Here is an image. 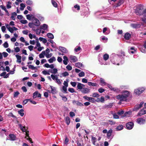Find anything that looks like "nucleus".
Masks as SVG:
<instances>
[{"label": "nucleus", "mask_w": 146, "mask_h": 146, "mask_svg": "<svg viewBox=\"0 0 146 146\" xmlns=\"http://www.w3.org/2000/svg\"><path fill=\"white\" fill-rule=\"evenodd\" d=\"M51 77L54 80H56L58 78V77L56 75H54L53 74H51Z\"/></svg>", "instance_id": "obj_58"}, {"label": "nucleus", "mask_w": 146, "mask_h": 146, "mask_svg": "<svg viewBox=\"0 0 146 146\" xmlns=\"http://www.w3.org/2000/svg\"><path fill=\"white\" fill-rule=\"evenodd\" d=\"M92 96L93 97L98 98L100 96V95L97 93H94L92 94Z\"/></svg>", "instance_id": "obj_49"}, {"label": "nucleus", "mask_w": 146, "mask_h": 146, "mask_svg": "<svg viewBox=\"0 0 146 146\" xmlns=\"http://www.w3.org/2000/svg\"><path fill=\"white\" fill-rule=\"evenodd\" d=\"M137 122L140 125L143 124L145 123V120L142 118H140L137 119Z\"/></svg>", "instance_id": "obj_13"}, {"label": "nucleus", "mask_w": 146, "mask_h": 146, "mask_svg": "<svg viewBox=\"0 0 146 146\" xmlns=\"http://www.w3.org/2000/svg\"><path fill=\"white\" fill-rule=\"evenodd\" d=\"M72 9L74 11H75L76 10L75 9L78 11L80 9V7L79 5L76 4L72 8Z\"/></svg>", "instance_id": "obj_20"}, {"label": "nucleus", "mask_w": 146, "mask_h": 146, "mask_svg": "<svg viewBox=\"0 0 146 146\" xmlns=\"http://www.w3.org/2000/svg\"><path fill=\"white\" fill-rule=\"evenodd\" d=\"M34 31H35L36 34L37 35H39L40 34V33L41 32V30L40 29H38V27L36 28V30H33Z\"/></svg>", "instance_id": "obj_42"}, {"label": "nucleus", "mask_w": 146, "mask_h": 146, "mask_svg": "<svg viewBox=\"0 0 146 146\" xmlns=\"http://www.w3.org/2000/svg\"><path fill=\"white\" fill-rule=\"evenodd\" d=\"M9 139L11 141H14L16 140V136L13 134H11L9 135Z\"/></svg>", "instance_id": "obj_18"}, {"label": "nucleus", "mask_w": 146, "mask_h": 146, "mask_svg": "<svg viewBox=\"0 0 146 146\" xmlns=\"http://www.w3.org/2000/svg\"><path fill=\"white\" fill-rule=\"evenodd\" d=\"M144 104L143 102H141L140 104L135 105L133 109L134 111H136L143 106V105Z\"/></svg>", "instance_id": "obj_6"}, {"label": "nucleus", "mask_w": 146, "mask_h": 146, "mask_svg": "<svg viewBox=\"0 0 146 146\" xmlns=\"http://www.w3.org/2000/svg\"><path fill=\"white\" fill-rule=\"evenodd\" d=\"M83 98L90 102L92 103L95 102V99L93 98L89 97L86 96H85L83 97Z\"/></svg>", "instance_id": "obj_7"}, {"label": "nucleus", "mask_w": 146, "mask_h": 146, "mask_svg": "<svg viewBox=\"0 0 146 146\" xmlns=\"http://www.w3.org/2000/svg\"><path fill=\"white\" fill-rule=\"evenodd\" d=\"M50 72L54 74H56L57 72V69L56 68H54L52 70H51Z\"/></svg>", "instance_id": "obj_48"}, {"label": "nucleus", "mask_w": 146, "mask_h": 146, "mask_svg": "<svg viewBox=\"0 0 146 146\" xmlns=\"http://www.w3.org/2000/svg\"><path fill=\"white\" fill-rule=\"evenodd\" d=\"M15 56L16 57L17 59V62L19 63H20L21 62V56L17 54L15 55Z\"/></svg>", "instance_id": "obj_27"}, {"label": "nucleus", "mask_w": 146, "mask_h": 146, "mask_svg": "<svg viewBox=\"0 0 146 146\" xmlns=\"http://www.w3.org/2000/svg\"><path fill=\"white\" fill-rule=\"evenodd\" d=\"M40 23L39 20L37 19L34 18L32 20V22L29 23L28 25L33 30H35L36 28L40 26Z\"/></svg>", "instance_id": "obj_3"}, {"label": "nucleus", "mask_w": 146, "mask_h": 146, "mask_svg": "<svg viewBox=\"0 0 146 146\" xmlns=\"http://www.w3.org/2000/svg\"><path fill=\"white\" fill-rule=\"evenodd\" d=\"M146 17H142L141 18V20L142 21L145 23H146Z\"/></svg>", "instance_id": "obj_64"}, {"label": "nucleus", "mask_w": 146, "mask_h": 146, "mask_svg": "<svg viewBox=\"0 0 146 146\" xmlns=\"http://www.w3.org/2000/svg\"><path fill=\"white\" fill-rule=\"evenodd\" d=\"M123 128V126L122 125H119L117 126L116 128V131H120L122 130Z\"/></svg>", "instance_id": "obj_37"}, {"label": "nucleus", "mask_w": 146, "mask_h": 146, "mask_svg": "<svg viewBox=\"0 0 146 146\" xmlns=\"http://www.w3.org/2000/svg\"><path fill=\"white\" fill-rule=\"evenodd\" d=\"M113 106L112 103H110L108 105H106L104 106V108L105 109L111 108Z\"/></svg>", "instance_id": "obj_34"}, {"label": "nucleus", "mask_w": 146, "mask_h": 146, "mask_svg": "<svg viewBox=\"0 0 146 146\" xmlns=\"http://www.w3.org/2000/svg\"><path fill=\"white\" fill-rule=\"evenodd\" d=\"M92 141L94 145H95V143L96 141V138L95 137H92Z\"/></svg>", "instance_id": "obj_40"}, {"label": "nucleus", "mask_w": 146, "mask_h": 146, "mask_svg": "<svg viewBox=\"0 0 146 146\" xmlns=\"http://www.w3.org/2000/svg\"><path fill=\"white\" fill-rule=\"evenodd\" d=\"M112 131V130L110 129L108 131L107 133L106 137L108 139H110V140L112 139L113 138L112 137H111Z\"/></svg>", "instance_id": "obj_12"}, {"label": "nucleus", "mask_w": 146, "mask_h": 146, "mask_svg": "<svg viewBox=\"0 0 146 146\" xmlns=\"http://www.w3.org/2000/svg\"><path fill=\"white\" fill-rule=\"evenodd\" d=\"M125 56V53L123 51H121L119 55L113 53L110 55V60L113 64L118 65L124 63Z\"/></svg>", "instance_id": "obj_1"}, {"label": "nucleus", "mask_w": 146, "mask_h": 146, "mask_svg": "<svg viewBox=\"0 0 146 146\" xmlns=\"http://www.w3.org/2000/svg\"><path fill=\"white\" fill-rule=\"evenodd\" d=\"M110 30L107 27H104L103 28V32L105 35H108L110 33Z\"/></svg>", "instance_id": "obj_17"}, {"label": "nucleus", "mask_w": 146, "mask_h": 146, "mask_svg": "<svg viewBox=\"0 0 146 146\" xmlns=\"http://www.w3.org/2000/svg\"><path fill=\"white\" fill-rule=\"evenodd\" d=\"M55 80V82L56 83L59 84H61V82L60 81V79H58V77L57 78V79Z\"/></svg>", "instance_id": "obj_56"}, {"label": "nucleus", "mask_w": 146, "mask_h": 146, "mask_svg": "<svg viewBox=\"0 0 146 146\" xmlns=\"http://www.w3.org/2000/svg\"><path fill=\"white\" fill-rule=\"evenodd\" d=\"M139 49L142 52L146 53V41L144 42L143 46L140 47Z\"/></svg>", "instance_id": "obj_11"}, {"label": "nucleus", "mask_w": 146, "mask_h": 146, "mask_svg": "<svg viewBox=\"0 0 146 146\" xmlns=\"http://www.w3.org/2000/svg\"><path fill=\"white\" fill-rule=\"evenodd\" d=\"M77 87L78 89L81 90L83 89L81 85V84L79 82H77Z\"/></svg>", "instance_id": "obj_39"}, {"label": "nucleus", "mask_w": 146, "mask_h": 146, "mask_svg": "<svg viewBox=\"0 0 146 146\" xmlns=\"http://www.w3.org/2000/svg\"><path fill=\"white\" fill-rule=\"evenodd\" d=\"M124 0H118L117 3L115 5V7H117L120 6L123 3Z\"/></svg>", "instance_id": "obj_23"}, {"label": "nucleus", "mask_w": 146, "mask_h": 146, "mask_svg": "<svg viewBox=\"0 0 146 146\" xmlns=\"http://www.w3.org/2000/svg\"><path fill=\"white\" fill-rule=\"evenodd\" d=\"M66 68L69 71H70L72 69V67L69 65H68L66 67Z\"/></svg>", "instance_id": "obj_60"}, {"label": "nucleus", "mask_w": 146, "mask_h": 146, "mask_svg": "<svg viewBox=\"0 0 146 146\" xmlns=\"http://www.w3.org/2000/svg\"><path fill=\"white\" fill-rule=\"evenodd\" d=\"M99 61L100 62V64L101 65H108L109 64L108 63H107L104 61H102V62H101L100 60H99Z\"/></svg>", "instance_id": "obj_55"}, {"label": "nucleus", "mask_w": 146, "mask_h": 146, "mask_svg": "<svg viewBox=\"0 0 146 146\" xmlns=\"http://www.w3.org/2000/svg\"><path fill=\"white\" fill-rule=\"evenodd\" d=\"M136 50L133 47H131L130 48L128 49V52L129 53L133 54Z\"/></svg>", "instance_id": "obj_21"}, {"label": "nucleus", "mask_w": 146, "mask_h": 146, "mask_svg": "<svg viewBox=\"0 0 146 146\" xmlns=\"http://www.w3.org/2000/svg\"><path fill=\"white\" fill-rule=\"evenodd\" d=\"M45 54V51H43L42 53L39 55V57L40 58H42L44 57V55Z\"/></svg>", "instance_id": "obj_35"}, {"label": "nucleus", "mask_w": 146, "mask_h": 146, "mask_svg": "<svg viewBox=\"0 0 146 146\" xmlns=\"http://www.w3.org/2000/svg\"><path fill=\"white\" fill-rule=\"evenodd\" d=\"M68 73L67 72H64L62 73L61 75L63 77H66L67 76L69 75Z\"/></svg>", "instance_id": "obj_53"}, {"label": "nucleus", "mask_w": 146, "mask_h": 146, "mask_svg": "<svg viewBox=\"0 0 146 146\" xmlns=\"http://www.w3.org/2000/svg\"><path fill=\"white\" fill-rule=\"evenodd\" d=\"M69 58L70 60L74 62H76L78 60L77 57L75 56L70 55Z\"/></svg>", "instance_id": "obj_15"}, {"label": "nucleus", "mask_w": 146, "mask_h": 146, "mask_svg": "<svg viewBox=\"0 0 146 146\" xmlns=\"http://www.w3.org/2000/svg\"><path fill=\"white\" fill-rule=\"evenodd\" d=\"M100 84L102 86L106 85V83L105 82L104 80L102 78H100Z\"/></svg>", "instance_id": "obj_31"}, {"label": "nucleus", "mask_w": 146, "mask_h": 146, "mask_svg": "<svg viewBox=\"0 0 146 146\" xmlns=\"http://www.w3.org/2000/svg\"><path fill=\"white\" fill-rule=\"evenodd\" d=\"M81 49V48L80 46H77L74 49V50L75 52H78Z\"/></svg>", "instance_id": "obj_50"}, {"label": "nucleus", "mask_w": 146, "mask_h": 146, "mask_svg": "<svg viewBox=\"0 0 146 146\" xmlns=\"http://www.w3.org/2000/svg\"><path fill=\"white\" fill-rule=\"evenodd\" d=\"M105 91V89L103 88H100L98 90V91L100 93H102L104 92Z\"/></svg>", "instance_id": "obj_57"}, {"label": "nucleus", "mask_w": 146, "mask_h": 146, "mask_svg": "<svg viewBox=\"0 0 146 146\" xmlns=\"http://www.w3.org/2000/svg\"><path fill=\"white\" fill-rule=\"evenodd\" d=\"M24 111L23 109H21L18 111L19 114L21 116L23 117L24 115V113L23 112Z\"/></svg>", "instance_id": "obj_28"}, {"label": "nucleus", "mask_w": 146, "mask_h": 146, "mask_svg": "<svg viewBox=\"0 0 146 146\" xmlns=\"http://www.w3.org/2000/svg\"><path fill=\"white\" fill-rule=\"evenodd\" d=\"M20 22L23 24H25L27 23V21L26 20H21L20 21Z\"/></svg>", "instance_id": "obj_63"}, {"label": "nucleus", "mask_w": 146, "mask_h": 146, "mask_svg": "<svg viewBox=\"0 0 146 146\" xmlns=\"http://www.w3.org/2000/svg\"><path fill=\"white\" fill-rule=\"evenodd\" d=\"M109 58V55L107 54H105L103 56V58L105 61L107 60Z\"/></svg>", "instance_id": "obj_44"}, {"label": "nucleus", "mask_w": 146, "mask_h": 146, "mask_svg": "<svg viewBox=\"0 0 146 146\" xmlns=\"http://www.w3.org/2000/svg\"><path fill=\"white\" fill-rule=\"evenodd\" d=\"M56 60V58L55 57L53 56L52 58L48 60V61L50 63H52L54 61H55Z\"/></svg>", "instance_id": "obj_32"}, {"label": "nucleus", "mask_w": 146, "mask_h": 146, "mask_svg": "<svg viewBox=\"0 0 146 146\" xmlns=\"http://www.w3.org/2000/svg\"><path fill=\"white\" fill-rule=\"evenodd\" d=\"M135 12L137 15L146 17V9H143V7L141 5H139L136 7L135 10Z\"/></svg>", "instance_id": "obj_2"}, {"label": "nucleus", "mask_w": 146, "mask_h": 146, "mask_svg": "<svg viewBox=\"0 0 146 146\" xmlns=\"http://www.w3.org/2000/svg\"><path fill=\"white\" fill-rule=\"evenodd\" d=\"M145 89V87H140L135 89L134 90V93L136 95L139 96L142 93Z\"/></svg>", "instance_id": "obj_4"}, {"label": "nucleus", "mask_w": 146, "mask_h": 146, "mask_svg": "<svg viewBox=\"0 0 146 146\" xmlns=\"http://www.w3.org/2000/svg\"><path fill=\"white\" fill-rule=\"evenodd\" d=\"M11 3L10 1H8L7 3L6 7L7 9H9L11 8Z\"/></svg>", "instance_id": "obj_47"}, {"label": "nucleus", "mask_w": 146, "mask_h": 146, "mask_svg": "<svg viewBox=\"0 0 146 146\" xmlns=\"http://www.w3.org/2000/svg\"><path fill=\"white\" fill-rule=\"evenodd\" d=\"M50 87L51 89V93L52 94H54L56 93V88L55 87L52 86H50Z\"/></svg>", "instance_id": "obj_25"}, {"label": "nucleus", "mask_w": 146, "mask_h": 146, "mask_svg": "<svg viewBox=\"0 0 146 146\" xmlns=\"http://www.w3.org/2000/svg\"><path fill=\"white\" fill-rule=\"evenodd\" d=\"M146 114V107H144L138 113V115L141 116L144 114Z\"/></svg>", "instance_id": "obj_9"}, {"label": "nucleus", "mask_w": 146, "mask_h": 146, "mask_svg": "<svg viewBox=\"0 0 146 146\" xmlns=\"http://www.w3.org/2000/svg\"><path fill=\"white\" fill-rule=\"evenodd\" d=\"M19 94V93L18 91H16L14 92L13 96L14 98L17 97L18 95Z\"/></svg>", "instance_id": "obj_54"}, {"label": "nucleus", "mask_w": 146, "mask_h": 146, "mask_svg": "<svg viewBox=\"0 0 146 146\" xmlns=\"http://www.w3.org/2000/svg\"><path fill=\"white\" fill-rule=\"evenodd\" d=\"M38 94V91H36L33 94V98L34 99L36 98Z\"/></svg>", "instance_id": "obj_46"}, {"label": "nucleus", "mask_w": 146, "mask_h": 146, "mask_svg": "<svg viewBox=\"0 0 146 146\" xmlns=\"http://www.w3.org/2000/svg\"><path fill=\"white\" fill-rule=\"evenodd\" d=\"M47 36L49 38L51 39H53L54 38L53 35L51 33H48L47 34Z\"/></svg>", "instance_id": "obj_36"}, {"label": "nucleus", "mask_w": 146, "mask_h": 146, "mask_svg": "<svg viewBox=\"0 0 146 146\" xmlns=\"http://www.w3.org/2000/svg\"><path fill=\"white\" fill-rule=\"evenodd\" d=\"M134 126V123L132 122H129L126 124V127L128 129H131Z\"/></svg>", "instance_id": "obj_8"}, {"label": "nucleus", "mask_w": 146, "mask_h": 146, "mask_svg": "<svg viewBox=\"0 0 146 146\" xmlns=\"http://www.w3.org/2000/svg\"><path fill=\"white\" fill-rule=\"evenodd\" d=\"M131 37V35L129 33H127L125 34L124 37L126 40H129Z\"/></svg>", "instance_id": "obj_22"}, {"label": "nucleus", "mask_w": 146, "mask_h": 146, "mask_svg": "<svg viewBox=\"0 0 146 146\" xmlns=\"http://www.w3.org/2000/svg\"><path fill=\"white\" fill-rule=\"evenodd\" d=\"M3 46L5 48H7L8 47L9 44L8 42H6L3 44Z\"/></svg>", "instance_id": "obj_62"}, {"label": "nucleus", "mask_w": 146, "mask_h": 146, "mask_svg": "<svg viewBox=\"0 0 146 146\" xmlns=\"http://www.w3.org/2000/svg\"><path fill=\"white\" fill-rule=\"evenodd\" d=\"M101 39L104 43L107 42L108 40V38L105 36H102L101 38Z\"/></svg>", "instance_id": "obj_29"}, {"label": "nucleus", "mask_w": 146, "mask_h": 146, "mask_svg": "<svg viewBox=\"0 0 146 146\" xmlns=\"http://www.w3.org/2000/svg\"><path fill=\"white\" fill-rule=\"evenodd\" d=\"M131 26L134 28H138L140 27L141 25L139 23H134L131 24Z\"/></svg>", "instance_id": "obj_19"}, {"label": "nucleus", "mask_w": 146, "mask_h": 146, "mask_svg": "<svg viewBox=\"0 0 146 146\" xmlns=\"http://www.w3.org/2000/svg\"><path fill=\"white\" fill-rule=\"evenodd\" d=\"M28 67L29 69H31L32 70L37 69V68L36 67H34L33 65H28Z\"/></svg>", "instance_id": "obj_52"}, {"label": "nucleus", "mask_w": 146, "mask_h": 146, "mask_svg": "<svg viewBox=\"0 0 146 146\" xmlns=\"http://www.w3.org/2000/svg\"><path fill=\"white\" fill-rule=\"evenodd\" d=\"M59 49L62 53H67L68 52L66 48L64 47L59 46Z\"/></svg>", "instance_id": "obj_14"}, {"label": "nucleus", "mask_w": 146, "mask_h": 146, "mask_svg": "<svg viewBox=\"0 0 146 146\" xmlns=\"http://www.w3.org/2000/svg\"><path fill=\"white\" fill-rule=\"evenodd\" d=\"M130 92L127 90H124L123 91L122 94L127 100V98L130 95Z\"/></svg>", "instance_id": "obj_10"}, {"label": "nucleus", "mask_w": 146, "mask_h": 146, "mask_svg": "<svg viewBox=\"0 0 146 146\" xmlns=\"http://www.w3.org/2000/svg\"><path fill=\"white\" fill-rule=\"evenodd\" d=\"M77 83V82H70V84L72 86L74 87L76 86Z\"/></svg>", "instance_id": "obj_61"}, {"label": "nucleus", "mask_w": 146, "mask_h": 146, "mask_svg": "<svg viewBox=\"0 0 146 146\" xmlns=\"http://www.w3.org/2000/svg\"><path fill=\"white\" fill-rule=\"evenodd\" d=\"M69 79H66V81H64L63 84L64 85V86L67 87L68 86V82H69Z\"/></svg>", "instance_id": "obj_43"}, {"label": "nucleus", "mask_w": 146, "mask_h": 146, "mask_svg": "<svg viewBox=\"0 0 146 146\" xmlns=\"http://www.w3.org/2000/svg\"><path fill=\"white\" fill-rule=\"evenodd\" d=\"M20 9L21 11H23L24 10L25 7V5L23 3H21L20 4Z\"/></svg>", "instance_id": "obj_51"}, {"label": "nucleus", "mask_w": 146, "mask_h": 146, "mask_svg": "<svg viewBox=\"0 0 146 146\" xmlns=\"http://www.w3.org/2000/svg\"><path fill=\"white\" fill-rule=\"evenodd\" d=\"M48 25L46 24H43L40 26V29H42L44 30H47L48 28Z\"/></svg>", "instance_id": "obj_24"}, {"label": "nucleus", "mask_w": 146, "mask_h": 146, "mask_svg": "<svg viewBox=\"0 0 146 146\" xmlns=\"http://www.w3.org/2000/svg\"><path fill=\"white\" fill-rule=\"evenodd\" d=\"M65 122H66V124L68 125L70 123V119L69 117L68 116H67L65 118Z\"/></svg>", "instance_id": "obj_30"}, {"label": "nucleus", "mask_w": 146, "mask_h": 146, "mask_svg": "<svg viewBox=\"0 0 146 146\" xmlns=\"http://www.w3.org/2000/svg\"><path fill=\"white\" fill-rule=\"evenodd\" d=\"M88 85L90 86H96L97 84L96 83H92L91 82H89L88 83Z\"/></svg>", "instance_id": "obj_45"}, {"label": "nucleus", "mask_w": 146, "mask_h": 146, "mask_svg": "<svg viewBox=\"0 0 146 146\" xmlns=\"http://www.w3.org/2000/svg\"><path fill=\"white\" fill-rule=\"evenodd\" d=\"M81 91L83 93L87 94L90 92V90L88 88H84L81 90Z\"/></svg>", "instance_id": "obj_16"}, {"label": "nucleus", "mask_w": 146, "mask_h": 146, "mask_svg": "<svg viewBox=\"0 0 146 146\" xmlns=\"http://www.w3.org/2000/svg\"><path fill=\"white\" fill-rule=\"evenodd\" d=\"M51 2L53 6L56 8L57 7V4L54 0H51Z\"/></svg>", "instance_id": "obj_38"}, {"label": "nucleus", "mask_w": 146, "mask_h": 146, "mask_svg": "<svg viewBox=\"0 0 146 146\" xmlns=\"http://www.w3.org/2000/svg\"><path fill=\"white\" fill-rule=\"evenodd\" d=\"M36 17L41 21H42L44 20V18L39 14H37L36 15Z\"/></svg>", "instance_id": "obj_33"}, {"label": "nucleus", "mask_w": 146, "mask_h": 146, "mask_svg": "<svg viewBox=\"0 0 146 146\" xmlns=\"http://www.w3.org/2000/svg\"><path fill=\"white\" fill-rule=\"evenodd\" d=\"M75 65L76 67L79 68H80L81 67L83 68L84 67V65L80 62H77L76 63Z\"/></svg>", "instance_id": "obj_26"}, {"label": "nucleus", "mask_w": 146, "mask_h": 146, "mask_svg": "<svg viewBox=\"0 0 146 146\" xmlns=\"http://www.w3.org/2000/svg\"><path fill=\"white\" fill-rule=\"evenodd\" d=\"M17 15V13L14 12L12 13V15L11 17V18L13 20H15V16H16Z\"/></svg>", "instance_id": "obj_41"}, {"label": "nucleus", "mask_w": 146, "mask_h": 146, "mask_svg": "<svg viewBox=\"0 0 146 146\" xmlns=\"http://www.w3.org/2000/svg\"><path fill=\"white\" fill-rule=\"evenodd\" d=\"M117 99L121 102L126 101L127 100V99L122 94L117 95Z\"/></svg>", "instance_id": "obj_5"}, {"label": "nucleus", "mask_w": 146, "mask_h": 146, "mask_svg": "<svg viewBox=\"0 0 146 146\" xmlns=\"http://www.w3.org/2000/svg\"><path fill=\"white\" fill-rule=\"evenodd\" d=\"M78 76L80 77L84 76H85V73L83 72H81L79 74Z\"/></svg>", "instance_id": "obj_59"}]
</instances>
